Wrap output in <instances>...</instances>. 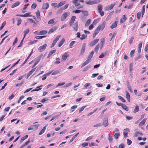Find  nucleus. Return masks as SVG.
I'll return each mask as SVG.
<instances>
[{
    "instance_id": "nucleus-1",
    "label": "nucleus",
    "mask_w": 148,
    "mask_h": 148,
    "mask_svg": "<svg viewBox=\"0 0 148 148\" xmlns=\"http://www.w3.org/2000/svg\"><path fill=\"white\" fill-rule=\"evenodd\" d=\"M99 3V1H96V0H89L88 1H85V3L89 5L95 4Z\"/></svg>"
},
{
    "instance_id": "nucleus-2",
    "label": "nucleus",
    "mask_w": 148,
    "mask_h": 148,
    "mask_svg": "<svg viewBox=\"0 0 148 148\" xmlns=\"http://www.w3.org/2000/svg\"><path fill=\"white\" fill-rule=\"evenodd\" d=\"M39 125H34L31 126L28 129V130H36L38 127Z\"/></svg>"
},
{
    "instance_id": "nucleus-3",
    "label": "nucleus",
    "mask_w": 148,
    "mask_h": 148,
    "mask_svg": "<svg viewBox=\"0 0 148 148\" xmlns=\"http://www.w3.org/2000/svg\"><path fill=\"white\" fill-rule=\"evenodd\" d=\"M106 24V22L105 21H103L102 23L99 25L97 28L99 29V30L100 29L103 30L105 27Z\"/></svg>"
},
{
    "instance_id": "nucleus-4",
    "label": "nucleus",
    "mask_w": 148,
    "mask_h": 148,
    "mask_svg": "<svg viewBox=\"0 0 148 148\" xmlns=\"http://www.w3.org/2000/svg\"><path fill=\"white\" fill-rule=\"evenodd\" d=\"M99 40V39H96L94 40L93 41H92L89 45L90 47H92L95 45L97 43Z\"/></svg>"
},
{
    "instance_id": "nucleus-5",
    "label": "nucleus",
    "mask_w": 148,
    "mask_h": 148,
    "mask_svg": "<svg viewBox=\"0 0 148 148\" xmlns=\"http://www.w3.org/2000/svg\"><path fill=\"white\" fill-rule=\"evenodd\" d=\"M47 46V44H45L43 45L40 46L38 48V50L40 51V52H42V50L44 51L46 49Z\"/></svg>"
},
{
    "instance_id": "nucleus-6",
    "label": "nucleus",
    "mask_w": 148,
    "mask_h": 148,
    "mask_svg": "<svg viewBox=\"0 0 148 148\" xmlns=\"http://www.w3.org/2000/svg\"><path fill=\"white\" fill-rule=\"evenodd\" d=\"M86 46V44L85 43H84L82 45V47L81 49L80 52V53L81 55H82L83 54L85 51V47Z\"/></svg>"
},
{
    "instance_id": "nucleus-7",
    "label": "nucleus",
    "mask_w": 148,
    "mask_h": 148,
    "mask_svg": "<svg viewBox=\"0 0 148 148\" xmlns=\"http://www.w3.org/2000/svg\"><path fill=\"white\" fill-rule=\"evenodd\" d=\"M76 18V17L75 16H73L71 18V20L69 23V24L70 26H71L73 23L74 21Z\"/></svg>"
},
{
    "instance_id": "nucleus-8",
    "label": "nucleus",
    "mask_w": 148,
    "mask_h": 148,
    "mask_svg": "<svg viewBox=\"0 0 148 148\" xmlns=\"http://www.w3.org/2000/svg\"><path fill=\"white\" fill-rule=\"evenodd\" d=\"M78 22H76L73 25V29L76 32H77L78 29Z\"/></svg>"
},
{
    "instance_id": "nucleus-9",
    "label": "nucleus",
    "mask_w": 148,
    "mask_h": 148,
    "mask_svg": "<svg viewBox=\"0 0 148 148\" xmlns=\"http://www.w3.org/2000/svg\"><path fill=\"white\" fill-rule=\"evenodd\" d=\"M68 16V14L67 12H65L63 13L61 17V21H64Z\"/></svg>"
},
{
    "instance_id": "nucleus-10",
    "label": "nucleus",
    "mask_w": 148,
    "mask_h": 148,
    "mask_svg": "<svg viewBox=\"0 0 148 148\" xmlns=\"http://www.w3.org/2000/svg\"><path fill=\"white\" fill-rule=\"evenodd\" d=\"M115 4H111L110 6H108L106 7L105 8L106 11L110 10L113 8L114 6L115 5Z\"/></svg>"
},
{
    "instance_id": "nucleus-11",
    "label": "nucleus",
    "mask_w": 148,
    "mask_h": 148,
    "mask_svg": "<svg viewBox=\"0 0 148 148\" xmlns=\"http://www.w3.org/2000/svg\"><path fill=\"white\" fill-rule=\"evenodd\" d=\"M103 125L105 127H106L108 125V119L107 118L103 120Z\"/></svg>"
},
{
    "instance_id": "nucleus-12",
    "label": "nucleus",
    "mask_w": 148,
    "mask_h": 148,
    "mask_svg": "<svg viewBox=\"0 0 148 148\" xmlns=\"http://www.w3.org/2000/svg\"><path fill=\"white\" fill-rule=\"evenodd\" d=\"M99 31L100 30L99 29H98L97 28H96L93 34V37L94 38L95 37L96 35L99 32Z\"/></svg>"
},
{
    "instance_id": "nucleus-13",
    "label": "nucleus",
    "mask_w": 148,
    "mask_h": 148,
    "mask_svg": "<svg viewBox=\"0 0 148 148\" xmlns=\"http://www.w3.org/2000/svg\"><path fill=\"white\" fill-rule=\"evenodd\" d=\"M49 4L48 3H45L43 4L42 6V9L44 10H47L49 7Z\"/></svg>"
},
{
    "instance_id": "nucleus-14",
    "label": "nucleus",
    "mask_w": 148,
    "mask_h": 148,
    "mask_svg": "<svg viewBox=\"0 0 148 148\" xmlns=\"http://www.w3.org/2000/svg\"><path fill=\"white\" fill-rule=\"evenodd\" d=\"M56 49H54L53 50L51 51L49 53L47 56V58H49L53 53H54L56 52Z\"/></svg>"
},
{
    "instance_id": "nucleus-15",
    "label": "nucleus",
    "mask_w": 148,
    "mask_h": 148,
    "mask_svg": "<svg viewBox=\"0 0 148 148\" xmlns=\"http://www.w3.org/2000/svg\"><path fill=\"white\" fill-rule=\"evenodd\" d=\"M147 120V118L144 119L143 121L140 122L139 125V126H141L144 125Z\"/></svg>"
},
{
    "instance_id": "nucleus-16",
    "label": "nucleus",
    "mask_w": 148,
    "mask_h": 148,
    "mask_svg": "<svg viewBox=\"0 0 148 148\" xmlns=\"http://www.w3.org/2000/svg\"><path fill=\"white\" fill-rule=\"evenodd\" d=\"M20 3V2L19 1H17L13 4L11 7L12 8H14L18 6Z\"/></svg>"
},
{
    "instance_id": "nucleus-17",
    "label": "nucleus",
    "mask_w": 148,
    "mask_h": 148,
    "mask_svg": "<svg viewBox=\"0 0 148 148\" xmlns=\"http://www.w3.org/2000/svg\"><path fill=\"white\" fill-rule=\"evenodd\" d=\"M90 60H88L87 59L86 61L81 66V68L83 67L85 65L88 64L90 62Z\"/></svg>"
},
{
    "instance_id": "nucleus-18",
    "label": "nucleus",
    "mask_w": 148,
    "mask_h": 148,
    "mask_svg": "<svg viewBox=\"0 0 148 148\" xmlns=\"http://www.w3.org/2000/svg\"><path fill=\"white\" fill-rule=\"evenodd\" d=\"M117 21H116L114 23L112 24V25L110 26V28L112 29L115 28L117 26Z\"/></svg>"
},
{
    "instance_id": "nucleus-19",
    "label": "nucleus",
    "mask_w": 148,
    "mask_h": 148,
    "mask_svg": "<svg viewBox=\"0 0 148 148\" xmlns=\"http://www.w3.org/2000/svg\"><path fill=\"white\" fill-rule=\"evenodd\" d=\"M56 29H57V28L56 27H53V28L49 30V31L48 32V34H50L51 33L53 32L56 31Z\"/></svg>"
},
{
    "instance_id": "nucleus-20",
    "label": "nucleus",
    "mask_w": 148,
    "mask_h": 148,
    "mask_svg": "<svg viewBox=\"0 0 148 148\" xmlns=\"http://www.w3.org/2000/svg\"><path fill=\"white\" fill-rule=\"evenodd\" d=\"M94 53V52L93 51H91L90 54L88 56L87 59L89 60H90V59L92 57Z\"/></svg>"
},
{
    "instance_id": "nucleus-21",
    "label": "nucleus",
    "mask_w": 148,
    "mask_h": 148,
    "mask_svg": "<svg viewBox=\"0 0 148 148\" xmlns=\"http://www.w3.org/2000/svg\"><path fill=\"white\" fill-rule=\"evenodd\" d=\"M68 56H69L67 55V53L66 52H65V53L62 56V58L64 60H66Z\"/></svg>"
},
{
    "instance_id": "nucleus-22",
    "label": "nucleus",
    "mask_w": 148,
    "mask_h": 148,
    "mask_svg": "<svg viewBox=\"0 0 148 148\" xmlns=\"http://www.w3.org/2000/svg\"><path fill=\"white\" fill-rule=\"evenodd\" d=\"M32 52H33V50H32V51L30 53V54H29V55L28 56V57L25 60V61L22 64L21 66H22L23 65L26 63V62H27V61L28 59H29V58H30V56L32 55Z\"/></svg>"
},
{
    "instance_id": "nucleus-23",
    "label": "nucleus",
    "mask_w": 148,
    "mask_h": 148,
    "mask_svg": "<svg viewBox=\"0 0 148 148\" xmlns=\"http://www.w3.org/2000/svg\"><path fill=\"white\" fill-rule=\"evenodd\" d=\"M29 32V28L26 29L25 30L24 32V38L25 37L26 35L28 34Z\"/></svg>"
},
{
    "instance_id": "nucleus-24",
    "label": "nucleus",
    "mask_w": 148,
    "mask_h": 148,
    "mask_svg": "<svg viewBox=\"0 0 148 148\" xmlns=\"http://www.w3.org/2000/svg\"><path fill=\"white\" fill-rule=\"evenodd\" d=\"M65 41V40L64 38H63L62 40L60 41L58 43V46L59 47H60L63 44Z\"/></svg>"
},
{
    "instance_id": "nucleus-25",
    "label": "nucleus",
    "mask_w": 148,
    "mask_h": 148,
    "mask_svg": "<svg viewBox=\"0 0 148 148\" xmlns=\"http://www.w3.org/2000/svg\"><path fill=\"white\" fill-rule=\"evenodd\" d=\"M36 15L37 18V19L39 21L40 20V12L39 10H38L36 12Z\"/></svg>"
},
{
    "instance_id": "nucleus-26",
    "label": "nucleus",
    "mask_w": 148,
    "mask_h": 148,
    "mask_svg": "<svg viewBox=\"0 0 148 148\" xmlns=\"http://www.w3.org/2000/svg\"><path fill=\"white\" fill-rule=\"evenodd\" d=\"M46 126H44L43 128L41 130V131L40 132V133L39 134V135H42L44 132H45L46 128Z\"/></svg>"
},
{
    "instance_id": "nucleus-27",
    "label": "nucleus",
    "mask_w": 148,
    "mask_h": 148,
    "mask_svg": "<svg viewBox=\"0 0 148 148\" xmlns=\"http://www.w3.org/2000/svg\"><path fill=\"white\" fill-rule=\"evenodd\" d=\"M126 97L129 102L130 101V96L129 93V92L127 91H126Z\"/></svg>"
},
{
    "instance_id": "nucleus-28",
    "label": "nucleus",
    "mask_w": 148,
    "mask_h": 148,
    "mask_svg": "<svg viewBox=\"0 0 148 148\" xmlns=\"http://www.w3.org/2000/svg\"><path fill=\"white\" fill-rule=\"evenodd\" d=\"M42 86H38L36 88V89L33 90L31 91V92L38 91L42 89V88H40L41 87H42Z\"/></svg>"
},
{
    "instance_id": "nucleus-29",
    "label": "nucleus",
    "mask_w": 148,
    "mask_h": 148,
    "mask_svg": "<svg viewBox=\"0 0 148 148\" xmlns=\"http://www.w3.org/2000/svg\"><path fill=\"white\" fill-rule=\"evenodd\" d=\"M126 18L125 17V15H123V18H121L120 20L121 23H122L125 22V20H126Z\"/></svg>"
},
{
    "instance_id": "nucleus-30",
    "label": "nucleus",
    "mask_w": 148,
    "mask_h": 148,
    "mask_svg": "<svg viewBox=\"0 0 148 148\" xmlns=\"http://www.w3.org/2000/svg\"><path fill=\"white\" fill-rule=\"evenodd\" d=\"M103 6L102 5H99L97 7V9L99 12H100L102 10Z\"/></svg>"
},
{
    "instance_id": "nucleus-31",
    "label": "nucleus",
    "mask_w": 148,
    "mask_h": 148,
    "mask_svg": "<svg viewBox=\"0 0 148 148\" xmlns=\"http://www.w3.org/2000/svg\"><path fill=\"white\" fill-rule=\"evenodd\" d=\"M47 33V32L45 30H42L38 34L39 35H44L46 34Z\"/></svg>"
},
{
    "instance_id": "nucleus-32",
    "label": "nucleus",
    "mask_w": 148,
    "mask_h": 148,
    "mask_svg": "<svg viewBox=\"0 0 148 148\" xmlns=\"http://www.w3.org/2000/svg\"><path fill=\"white\" fill-rule=\"evenodd\" d=\"M28 137V135H26L25 136L23 137L20 140V143H22L24 140L27 139Z\"/></svg>"
},
{
    "instance_id": "nucleus-33",
    "label": "nucleus",
    "mask_w": 148,
    "mask_h": 148,
    "mask_svg": "<svg viewBox=\"0 0 148 148\" xmlns=\"http://www.w3.org/2000/svg\"><path fill=\"white\" fill-rule=\"evenodd\" d=\"M122 107L125 110L127 111H128L129 110L128 108L127 107V106L124 104H123V105H122Z\"/></svg>"
},
{
    "instance_id": "nucleus-34",
    "label": "nucleus",
    "mask_w": 148,
    "mask_h": 148,
    "mask_svg": "<svg viewBox=\"0 0 148 148\" xmlns=\"http://www.w3.org/2000/svg\"><path fill=\"white\" fill-rule=\"evenodd\" d=\"M139 110V107L138 106H135V108L134 109L133 112L135 113L137 112Z\"/></svg>"
},
{
    "instance_id": "nucleus-35",
    "label": "nucleus",
    "mask_w": 148,
    "mask_h": 148,
    "mask_svg": "<svg viewBox=\"0 0 148 148\" xmlns=\"http://www.w3.org/2000/svg\"><path fill=\"white\" fill-rule=\"evenodd\" d=\"M108 139L110 143H112L113 139V137L112 136H110L109 134L108 135Z\"/></svg>"
},
{
    "instance_id": "nucleus-36",
    "label": "nucleus",
    "mask_w": 148,
    "mask_h": 148,
    "mask_svg": "<svg viewBox=\"0 0 148 148\" xmlns=\"http://www.w3.org/2000/svg\"><path fill=\"white\" fill-rule=\"evenodd\" d=\"M90 19H88L85 24V27H86L88 26L90 24Z\"/></svg>"
},
{
    "instance_id": "nucleus-37",
    "label": "nucleus",
    "mask_w": 148,
    "mask_h": 148,
    "mask_svg": "<svg viewBox=\"0 0 148 148\" xmlns=\"http://www.w3.org/2000/svg\"><path fill=\"white\" fill-rule=\"evenodd\" d=\"M138 134H139L141 136L143 135V134L142 133L140 132L139 131H137L134 134V136L136 137H137L138 136Z\"/></svg>"
},
{
    "instance_id": "nucleus-38",
    "label": "nucleus",
    "mask_w": 148,
    "mask_h": 148,
    "mask_svg": "<svg viewBox=\"0 0 148 148\" xmlns=\"http://www.w3.org/2000/svg\"><path fill=\"white\" fill-rule=\"evenodd\" d=\"M91 67L90 65H88L86 66L83 69V71H86L88 70V69H90Z\"/></svg>"
},
{
    "instance_id": "nucleus-39",
    "label": "nucleus",
    "mask_w": 148,
    "mask_h": 148,
    "mask_svg": "<svg viewBox=\"0 0 148 148\" xmlns=\"http://www.w3.org/2000/svg\"><path fill=\"white\" fill-rule=\"evenodd\" d=\"M100 47V45L99 44H97L95 47V51L96 52H97L99 49V48Z\"/></svg>"
},
{
    "instance_id": "nucleus-40",
    "label": "nucleus",
    "mask_w": 148,
    "mask_h": 148,
    "mask_svg": "<svg viewBox=\"0 0 148 148\" xmlns=\"http://www.w3.org/2000/svg\"><path fill=\"white\" fill-rule=\"evenodd\" d=\"M120 135V134L119 133H115L114 135V138L117 139L119 137Z\"/></svg>"
},
{
    "instance_id": "nucleus-41",
    "label": "nucleus",
    "mask_w": 148,
    "mask_h": 148,
    "mask_svg": "<svg viewBox=\"0 0 148 148\" xmlns=\"http://www.w3.org/2000/svg\"><path fill=\"white\" fill-rule=\"evenodd\" d=\"M31 14L30 12H28L27 13H26L25 14L23 15V16H21L22 17H27L28 16H29V14Z\"/></svg>"
},
{
    "instance_id": "nucleus-42",
    "label": "nucleus",
    "mask_w": 148,
    "mask_h": 148,
    "mask_svg": "<svg viewBox=\"0 0 148 148\" xmlns=\"http://www.w3.org/2000/svg\"><path fill=\"white\" fill-rule=\"evenodd\" d=\"M135 52V50L133 49L131 51L130 53V57L131 58H132L134 57V54Z\"/></svg>"
},
{
    "instance_id": "nucleus-43",
    "label": "nucleus",
    "mask_w": 148,
    "mask_h": 148,
    "mask_svg": "<svg viewBox=\"0 0 148 148\" xmlns=\"http://www.w3.org/2000/svg\"><path fill=\"white\" fill-rule=\"evenodd\" d=\"M133 64L132 63H131L130 64L129 66V71L131 72L133 70Z\"/></svg>"
},
{
    "instance_id": "nucleus-44",
    "label": "nucleus",
    "mask_w": 148,
    "mask_h": 148,
    "mask_svg": "<svg viewBox=\"0 0 148 148\" xmlns=\"http://www.w3.org/2000/svg\"><path fill=\"white\" fill-rule=\"evenodd\" d=\"M87 36L86 35H85L84 34L82 35V37L80 38V40H83L86 38L87 37Z\"/></svg>"
},
{
    "instance_id": "nucleus-45",
    "label": "nucleus",
    "mask_w": 148,
    "mask_h": 148,
    "mask_svg": "<svg viewBox=\"0 0 148 148\" xmlns=\"http://www.w3.org/2000/svg\"><path fill=\"white\" fill-rule=\"evenodd\" d=\"M21 21H22L21 18H18L17 25L18 26L19 25L21 24Z\"/></svg>"
},
{
    "instance_id": "nucleus-46",
    "label": "nucleus",
    "mask_w": 148,
    "mask_h": 148,
    "mask_svg": "<svg viewBox=\"0 0 148 148\" xmlns=\"http://www.w3.org/2000/svg\"><path fill=\"white\" fill-rule=\"evenodd\" d=\"M118 98L119 99L121 100L123 102H125L126 101L125 99H124L123 97H122L121 96H119Z\"/></svg>"
},
{
    "instance_id": "nucleus-47",
    "label": "nucleus",
    "mask_w": 148,
    "mask_h": 148,
    "mask_svg": "<svg viewBox=\"0 0 148 148\" xmlns=\"http://www.w3.org/2000/svg\"><path fill=\"white\" fill-rule=\"evenodd\" d=\"M46 36H37L35 37V38H36L37 39H41L44 37H45Z\"/></svg>"
},
{
    "instance_id": "nucleus-48",
    "label": "nucleus",
    "mask_w": 148,
    "mask_h": 148,
    "mask_svg": "<svg viewBox=\"0 0 148 148\" xmlns=\"http://www.w3.org/2000/svg\"><path fill=\"white\" fill-rule=\"evenodd\" d=\"M6 23L5 21H4L2 24L1 27L0 28V31L2 29L3 27L6 25Z\"/></svg>"
},
{
    "instance_id": "nucleus-49",
    "label": "nucleus",
    "mask_w": 148,
    "mask_h": 148,
    "mask_svg": "<svg viewBox=\"0 0 148 148\" xmlns=\"http://www.w3.org/2000/svg\"><path fill=\"white\" fill-rule=\"evenodd\" d=\"M76 42L75 41H72L70 44V48H72V46L74 44H75Z\"/></svg>"
},
{
    "instance_id": "nucleus-50",
    "label": "nucleus",
    "mask_w": 148,
    "mask_h": 148,
    "mask_svg": "<svg viewBox=\"0 0 148 148\" xmlns=\"http://www.w3.org/2000/svg\"><path fill=\"white\" fill-rule=\"evenodd\" d=\"M134 38V37L132 36L131 37V38L130 39V40H129V43L130 44H131L133 42Z\"/></svg>"
},
{
    "instance_id": "nucleus-51",
    "label": "nucleus",
    "mask_w": 148,
    "mask_h": 148,
    "mask_svg": "<svg viewBox=\"0 0 148 148\" xmlns=\"http://www.w3.org/2000/svg\"><path fill=\"white\" fill-rule=\"evenodd\" d=\"M86 107V106H83L80 109H79V113L81 112Z\"/></svg>"
},
{
    "instance_id": "nucleus-52",
    "label": "nucleus",
    "mask_w": 148,
    "mask_h": 148,
    "mask_svg": "<svg viewBox=\"0 0 148 148\" xmlns=\"http://www.w3.org/2000/svg\"><path fill=\"white\" fill-rule=\"evenodd\" d=\"M53 70L51 71H49L48 73H47L44 75V76H49L50 75V74H51L53 71Z\"/></svg>"
},
{
    "instance_id": "nucleus-53",
    "label": "nucleus",
    "mask_w": 148,
    "mask_h": 148,
    "mask_svg": "<svg viewBox=\"0 0 148 148\" xmlns=\"http://www.w3.org/2000/svg\"><path fill=\"white\" fill-rule=\"evenodd\" d=\"M24 82L22 81L20 83H17L16 85V86H20L24 83Z\"/></svg>"
},
{
    "instance_id": "nucleus-54",
    "label": "nucleus",
    "mask_w": 148,
    "mask_h": 148,
    "mask_svg": "<svg viewBox=\"0 0 148 148\" xmlns=\"http://www.w3.org/2000/svg\"><path fill=\"white\" fill-rule=\"evenodd\" d=\"M54 23V20L52 19L50 20L48 22V23L49 24H53Z\"/></svg>"
},
{
    "instance_id": "nucleus-55",
    "label": "nucleus",
    "mask_w": 148,
    "mask_h": 148,
    "mask_svg": "<svg viewBox=\"0 0 148 148\" xmlns=\"http://www.w3.org/2000/svg\"><path fill=\"white\" fill-rule=\"evenodd\" d=\"M127 143L128 145H130L132 143V141L131 140H130L128 139H127Z\"/></svg>"
},
{
    "instance_id": "nucleus-56",
    "label": "nucleus",
    "mask_w": 148,
    "mask_h": 148,
    "mask_svg": "<svg viewBox=\"0 0 148 148\" xmlns=\"http://www.w3.org/2000/svg\"><path fill=\"white\" fill-rule=\"evenodd\" d=\"M36 6H37L36 4V3H34L33 4H32V5H31V8H33V9H34L36 8Z\"/></svg>"
},
{
    "instance_id": "nucleus-57",
    "label": "nucleus",
    "mask_w": 148,
    "mask_h": 148,
    "mask_svg": "<svg viewBox=\"0 0 148 148\" xmlns=\"http://www.w3.org/2000/svg\"><path fill=\"white\" fill-rule=\"evenodd\" d=\"M141 13L140 12L137 13V17L138 19H139L140 17Z\"/></svg>"
},
{
    "instance_id": "nucleus-58",
    "label": "nucleus",
    "mask_w": 148,
    "mask_h": 148,
    "mask_svg": "<svg viewBox=\"0 0 148 148\" xmlns=\"http://www.w3.org/2000/svg\"><path fill=\"white\" fill-rule=\"evenodd\" d=\"M65 3V2H61L58 4V6L59 7H61L64 5Z\"/></svg>"
},
{
    "instance_id": "nucleus-59",
    "label": "nucleus",
    "mask_w": 148,
    "mask_h": 148,
    "mask_svg": "<svg viewBox=\"0 0 148 148\" xmlns=\"http://www.w3.org/2000/svg\"><path fill=\"white\" fill-rule=\"evenodd\" d=\"M141 56L140 55V54H138V56L135 58V61H137V60L140 59L141 58Z\"/></svg>"
},
{
    "instance_id": "nucleus-60",
    "label": "nucleus",
    "mask_w": 148,
    "mask_h": 148,
    "mask_svg": "<svg viewBox=\"0 0 148 148\" xmlns=\"http://www.w3.org/2000/svg\"><path fill=\"white\" fill-rule=\"evenodd\" d=\"M59 72H60V71H58V70L56 71H54V72H53L52 73L51 75H56V74L58 73Z\"/></svg>"
},
{
    "instance_id": "nucleus-61",
    "label": "nucleus",
    "mask_w": 148,
    "mask_h": 148,
    "mask_svg": "<svg viewBox=\"0 0 148 148\" xmlns=\"http://www.w3.org/2000/svg\"><path fill=\"white\" fill-rule=\"evenodd\" d=\"M72 84L71 83H69L65 84V85L64 86V87H67L69 86H70Z\"/></svg>"
},
{
    "instance_id": "nucleus-62",
    "label": "nucleus",
    "mask_w": 148,
    "mask_h": 148,
    "mask_svg": "<svg viewBox=\"0 0 148 148\" xmlns=\"http://www.w3.org/2000/svg\"><path fill=\"white\" fill-rule=\"evenodd\" d=\"M24 96H23V95H22V96H21L20 97V98H19V99H18V102H17V103H19L20 102V101H21V100L22 99H23V98H24Z\"/></svg>"
},
{
    "instance_id": "nucleus-63",
    "label": "nucleus",
    "mask_w": 148,
    "mask_h": 148,
    "mask_svg": "<svg viewBox=\"0 0 148 148\" xmlns=\"http://www.w3.org/2000/svg\"><path fill=\"white\" fill-rule=\"evenodd\" d=\"M125 147V145L123 144H121L119 146V148H124Z\"/></svg>"
},
{
    "instance_id": "nucleus-64",
    "label": "nucleus",
    "mask_w": 148,
    "mask_h": 148,
    "mask_svg": "<svg viewBox=\"0 0 148 148\" xmlns=\"http://www.w3.org/2000/svg\"><path fill=\"white\" fill-rule=\"evenodd\" d=\"M144 50L145 52H147L148 51V44H147Z\"/></svg>"
}]
</instances>
